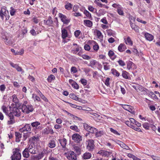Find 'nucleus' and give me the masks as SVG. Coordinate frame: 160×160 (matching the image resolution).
Listing matches in <instances>:
<instances>
[{"label": "nucleus", "instance_id": "nucleus-5", "mask_svg": "<svg viewBox=\"0 0 160 160\" xmlns=\"http://www.w3.org/2000/svg\"><path fill=\"white\" fill-rule=\"evenodd\" d=\"M58 17L64 24L68 25L70 21V18H67L65 15L61 13L59 14Z\"/></svg>", "mask_w": 160, "mask_h": 160}, {"label": "nucleus", "instance_id": "nucleus-28", "mask_svg": "<svg viewBox=\"0 0 160 160\" xmlns=\"http://www.w3.org/2000/svg\"><path fill=\"white\" fill-rule=\"evenodd\" d=\"M112 73L117 77H119L120 75L119 72L115 69L113 68L111 69Z\"/></svg>", "mask_w": 160, "mask_h": 160}, {"label": "nucleus", "instance_id": "nucleus-43", "mask_svg": "<svg viewBox=\"0 0 160 160\" xmlns=\"http://www.w3.org/2000/svg\"><path fill=\"white\" fill-rule=\"evenodd\" d=\"M108 63L103 62V64L104 65V68L105 70H107L110 69L109 66L107 65Z\"/></svg>", "mask_w": 160, "mask_h": 160}, {"label": "nucleus", "instance_id": "nucleus-27", "mask_svg": "<svg viewBox=\"0 0 160 160\" xmlns=\"http://www.w3.org/2000/svg\"><path fill=\"white\" fill-rule=\"evenodd\" d=\"M10 112L12 113L13 116L17 117L19 116L21 113L20 111H12V112Z\"/></svg>", "mask_w": 160, "mask_h": 160}, {"label": "nucleus", "instance_id": "nucleus-49", "mask_svg": "<svg viewBox=\"0 0 160 160\" xmlns=\"http://www.w3.org/2000/svg\"><path fill=\"white\" fill-rule=\"evenodd\" d=\"M151 157L153 160H160V157L157 156L151 155Z\"/></svg>", "mask_w": 160, "mask_h": 160}, {"label": "nucleus", "instance_id": "nucleus-8", "mask_svg": "<svg viewBox=\"0 0 160 160\" xmlns=\"http://www.w3.org/2000/svg\"><path fill=\"white\" fill-rule=\"evenodd\" d=\"M87 142H88V145L87 146V149L90 151H92L94 148L93 140L90 139L88 140Z\"/></svg>", "mask_w": 160, "mask_h": 160}, {"label": "nucleus", "instance_id": "nucleus-20", "mask_svg": "<svg viewBox=\"0 0 160 160\" xmlns=\"http://www.w3.org/2000/svg\"><path fill=\"white\" fill-rule=\"evenodd\" d=\"M126 48L124 44L121 43L118 48V50L120 52H123L125 50Z\"/></svg>", "mask_w": 160, "mask_h": 160}, {"label": "nucleus", "instance_id": "nucleus-62", "mask_svg": "<svg viewBox=\"0 0 160 160\" xmlns=\"http://www.w3.org/2000/svg\"><path fill=\"white\" fill-rule=\"evenodd\" d=\"M99 46L97 43L93 46V48L94 50L98 51L99 49Z\"/></svg>", "mask_w": 160, "mask_h": 160}, {"label": "nucleus", "instance_id": "nucleus-56", "mask_svg": "<svg viewBox=\"0 0 160 160\" xmlns=\"http://www.w3.org/2000/svg\"><path fill=\"white\" fill-rule=\"evenodd\" d=\"M101 21L103 23L107 25L108 24V22L106 18H103L101 20Z\"/></svg>", "mask_w": 160, "mask_h": 160}, {"label": "nucleus", "instance_id": "nucleus-38", "mask_svg": "<svg viewBox=\"0 0 160 160\" xmlns=\"http://www.w3.org/2000/svg\"><path fill=\"white\" fill-rule=\"evenodd\" d=\"M71 129L76 131L78 132L79 131V129L78 128V127L76 126H72L70 127Z\"/></svg>", "mask_w": 160, "mask_h": 160}, {"label": "nucleus", "instance_id": "nucleus-32", "mask_svg": "<svg viewBox=\"0 0 160 160\" xmlns=\"http://www.w3.org/2000/svg\"><path fill=\"white\" fill-rule=\"evenodd\" d=\"M106 32L108 36H113L114 34V32L111 29L107 30Z\"/></svg>", "mask_w": 160, "mask_h": 160}, {"label": "nucleus", "instance_id": "nucleus-48", "mask_svg": "<svg viewBox=\"0 0 160 160\" xmlns=\"http://www.w3.org/2000/svg\"><path fill=\"white\" fill-rule=\"evenodd\" d=\"M117 12L118 14L121 15H123L124 13L122 9L120 7L119 9H117Z\"/></svg>", "mask_w": 160, "mask_h": 160}, {"label": "nucleus", "instance_id": "nucleus-12", "mask_svg": "<svg viewBox=\"0 0 160 160\" xmlns=\"http://www.w3.org/2000/svg\"><path fill=\"white\" fill-rule=\"evenodd\" d=\"M10 64L12 67L15 68L18 72H22V68L19 66L18 64H14L12 62H10Z\"/></svg>", "mask_w": 160, "mask_h": 160}, {"label": "nucleus", "instance_id": "nucleus-57", "mask_svg": "<svg viewBox=\"0 0 160 160\" xmlns=\"http://www.w3.org/2000/svg\"><path fill=\"white\" fill-rule=\"evenodd\" d=\"M82 57L83 59L87 60H89L91 58V57H90L86 55H82Z\"/></svg>", "mask_w": 160, "mask_h": 160}, {"label": "nucleus", "instance_id": "nucleus-17", "mask_svg": "<svg viewBox=\"0 0 160 160\" xmlns=\"http://www.w3.org/2000/svg\"><path fill=\"white\" fill-rule=\"evenodd\" d=\"M92 156L91 153L88 152L85 153L82 156V158L85 160L90 159Z\"/></svg>", "mask_w": 160, "mask_h": 160}, {"label": "nucleus", "instance_id": "nucleus-34", "mask_svg": "<svg viewBox=\"0 0 160 160\" xmlns=\"http://www.w3.org/2000/svg\"><path fill=\"white\" fill-rule=\"evenodd\" d=\"M55 79V77L54 75H51L49 76L47 80L48 82H51L52 80H54Z\"/></svg>", "mask_w": 160, "mask_h": 160}, {"label": "nucleus", "instance_id": "nucleus-39", "mask_svg": "<svg viewBox=\"0 0 160 160\" xmlns=\"http://www.w3.org/2000/svg\"><path fill=\"white\" fill-rule=\"evenodd\" d=\"M125 42L126 44L130 45H132V42L129 37L127 38V40L125 41Z\"/></svg>", "mask_w": 160, "mask_h": 160}, {"label": "nucleus", "instance_id": "nucleus-52", "mask_svg": "<svg viewBox=\"0 0 160 160\" xmlns=\"http://www.w3.org/2000/svg\"><path fill=\"white\" fill-rule=\"evenodd\" d=\"M84 13L86 15L87 17L90 18L91 17V15L89 12L87 10H85L84 11Z\"/></svg>", "mask_w": 160, "mask_h": 160}, {"label": "nucleus", "instance_id": "nucleus-44", "mask_svg": "<svg viewBox=\"0 0 160 160\" xmlns=\"http://www.w3.org/2000/svg\"><path fill=\"white\" fill-rule=\"evenodd\" d=\"M110 131L113 133L114 134L118 135H119L120 134L116 130L112 128H110Z\"/></svg>", "mask_w": 160, "mask_h": 160}, {"label": "nucleus", "instance_id": "nucleus-31", "mask_svg": "<svg viewBox=\"0 0 160 160\" xmlns=\"http://www.w3.org/2000/svg\"><path fill=\"white\" fill-rule=\"evenodd\" d=\"M97 36L98 38L100 39H102L103 38V36L101 32L99 30H97L96 31Z\"/></svg>", "mask_w": 160, "mask_h": 160}, {"label": "nucleus", "instance_id": "nucleus-46", "mask_svg": "<svg viewBox=\"0 0 160 160\" xmlns=\"http://www.w3.org/2000/svg\"><path fill=\"white\" fill-rule=\"evenodd\" d=\"M39 125H40V123L38 122H35L31 123V125L33 127H37Z\"/></svg>", "mask_w": 160, "mask_h": 160}, {"label": "nucleus", "instance_id": "nucleus-13", "mask_svg": "<svg viewBox=\"0 0 160 160\" xmlns=\"http://www.w3.org/2000/svg\"><path fill=\"white\" fill-rule=\"evenodd\" d=\"M8 116L9 118V120L8 121V124H12L14 123V116L12 114V113L10 112L9 113Z\"/></svg>", "mask_w": 160, "mask_h": 160}, {"label": "nucleus", "instance_id": "nucleus-64", "mask_svg": "<svg viewBox=\"0 0 160 160\" xmlns=\"http://www.w3.org/2000/svg\"><path fill=\"white\" fill-rule=\"evenodd\" d=\"M32 160H39L37 155L33 156L31 157Z\"/></svg>", "mask_w": 160, "mask_h": 160}, {"label": "nucleus", "instance_id": "nucleus-7", "mask_svg": "<svg viewBox=\"0 0 160 160\" xmlns=\"http://www.w3.org/2000/svg\"><path fill=\"white\" fill-rule=\"evenodd\" d=\"M27 148L29 152L32 154H35L38 152L37 147L33 144H31Z\"/></svg>", "mask_w": 160, "mask_h": 160}, {"label": "nucleus", "instance_id": "nucleus-61", "mask_svg": "<svg viewBox=\"0 0 160 160\" xmlns=\"http://www.w3.org/2000/svg\"><path fill=\"white\" fill-rule=\"evenodd\" d=\"M29 134V132H27L25 133H24L23 135V139L24 140H26V139L28 138V135Z\"/></svg>", "mask_w": 160, "mask_h": 160}, {"label": "nucleus", "instance_id": "nucleus-19", "mask_svg": "<svg viewBox=\"0 0 160 160\" xmlns=\"http://www.w3.org/2000/svg\"><path fill=\"white\" fill-rule=\"evenodd\" d=\"M84 25L89 27H91L92 26V22L89 20H84L83 21Z\"/></svg>", "mask_w": 160, "mask_h": 160}, {"label": "nucleus", "instance_id": "nucleus-35", "mask_svg": "<svg viewBox=\"0 0 160 160\" xmlns=\"http://www.w3.org/2000/svg\"><path fill=\"white\" fill-rule=\"evenodd\" d=\"M72 8V5L71 3H68L65 5V8L66 9L68 10H70Z\"/></svg>", "mask_w": 160, "mask_h": 160}, {"label": "nucleus", "instance_id": "nucleus-23", "mask_svg": "<svg viewBox=\"0 0 160 160\" xmlns=\"http://www.w3.org/2000/svg\"><path fill=\"white\" fill-rule=\"evenodd\" d=\"M130 26L132 29H133L136 32H139L138 28L137 26L134 23L130 22Z\"/></svg>", "mask_w": 160, "mask_h": 160}, {"label": "nucleus", "instance_id": "nucleus-10", "mask_svg": "<svg viewBox=\"0 0 160 160\" xmlns=\"http://www.w3.org/2000/svg\"><path fill=\"white\" fill-rule=\"evenodd\" d=\"M31 130V127L29 124H27L22 128L20 129V131L21 132H29Z\"/></svg>", "mask_w": 160, "mask_h": 160}, {"label": "nucleus", "instance_id": "nucleus-22", "mask_svg": "<svg viewBox=\"0 0 160 160\" xmlns=\"http://www.w3.org/2000/svg\"><path fill=\"white\" fill-rule=\"evenodd\" d=\"M59 142L62 148H64L66 144V139L64 138L59 140Z\"/></svg>", "mask_w": 160, "mask_h": 160}, {"label": "nucleus", "instance_id": "nucleus-18", "mask_svg": "<svg viewBox=\"0 0 160 160\" xmlns=\"http://www.w3.org/2000/svg\"><path fill=\"white\" fill-rule=\"evenodd\" d=\"M48 146L51 148H54L56 146V143L55 141L53 140H51L49 142Z\"/></svg>", "mask_w": 160, "mask_h": 160}, {"label": "nucleus", "instance_id": "nucleus-11", "mask_svg": "<svg viewBox=\"0 0 160 160\" xmlns=\"http://www.w3.org/2000/svg\"><path fill=\"white\" fill-rule=\"evenodd\" d=\"M62 27H63V25L62 26ZM61 33H62V39H64L67 37H68V34L67 30L65 28H61Z\"/></svg>", "mask_w": 160, "mask_h": 160}, {"label": "nucleus", "instance_id": "nucleus-51", "mask_svg": "<svg viewBox=\"0 0 160 160\" xmlns=\"http://www.w3.org/2000/svg\"><path fill=\"white\" fill-rule=\"evenodd\" d=\"M72 86L76 89H78L79 88L78 85L75 82L72 83Z\"/></svg>", "mask_w": 160, "mask_h": 160}, {"label": "nucleus", "instance_id": "nucleus-36", "mask_svg": "<svg viewBox=\"0 0 160 160\" xmlns=\"http://www.w3.org/2000/svg\"><path fill=\"white\" fill-rule=\"evenodd\" d=\"M73 45L76 46V47H75V48H73L72 50H73L74 52L76 53L80 50L77 44L74 43L73 44Z\"/></svg>", "mask_w": 160, "mask_h": 160}, {"label": "nucleus", "instance_id": "nucleus-63", "mask_svg": "<svg viewBox=\"0 0 160 160\" xmlns=\"http://www.w3.org/2000/svg\"><path fill=\"white\" fill-rule=\"evenodd\" d=\"M84 49L87 51H89L90 49V46L87 44H86L84 46Z\"/></svg>", "mask_w": 160, "mask_h": 160}, {"label": "nucleus", "instance_id": "nucleus-58", "mask_svg": "<svg viewBox=\"0 0 160 160\" xmlns=\"http://www.w3.org/2000/svg\"><path fill=\"white\" fill-rule=\"evenodd\" d=\"M80 31L79 30L76 31L74 32V35L76 37H78L80 35Z\"/></svg>", "mask_w": 160, "mask_h": 160}, {"label": "nucleus", "instance_id": "nucleus-45", "mask_svg": "<svg viewBox=\"0 0 160 160\" xmlns=\"http://www.w3.org/2000/svg\"><path fill=\"white\" fill-rule=\"evenodd\" d=\"M10 14L11 16H13L16 12L15 10L12 7L10 8Z\"/></svg>", "mask_w": 160, "mask_h": 160}, {"label": "nucleus", "instance_id": "nucleus-47", "mask_svg": "<svg viewBox=\"0 0 160 160\" xmlns=\"http://www.w3.org/2000/svg\"><path fill=\"white\" fill-rule=\"evenodd\" d=\"M16 104L14 105L13 103H12L11 105V106H9V108L10 109H12V110H17V109H18V108H16Z\"/></svg>", "mask_w": 160, "mask_h": 160}, {"label": "nucleus", "instance_id": "nucleus-55", "mask_svg": "<svg viewBox=\"0 0 160 160\" xmlns=\"http://www.w3.org/2000/svg\"><path fill=\"white\" fill-rule=\"evenodd\" d=\"M71 72H72L73 73H75L78 72L77 68L74 67H72L71 69Z\"/></svg>", "mask_w": 160, "mask_h": 160}, {"label": "nucleus", "instance_id": "nucleus-25", "mask_svg": "<svg viewBox=\"0 0 160 160\" xmlns=\"http://www.w3.org/2000/svg\"><path fill=\"white\" fill-rule=\"evenodd\" d=\"M28 152V151L27 149V148H25L23 152V156L26 158H28L29 156V154Z\"/></svg>", "mask_w": 160, "mask_h": 160}, {"label": "nucleus", "instance_id": "nucleus-29", "mask_svg": "<svg viewBox=\"0 0 160 160\" xmlns=\"http://www.w3.org/2000/svg\"><path fill=\"white\" fill-rule=\"evenodd\" d=\"M12 101L15 103H18L19 102V100L18 98L16 95L14 94L12 96Z\"/></svg>", "mask_w": 160, "mask_h": 160}, {"label": "nucleus", "instance_id": "nucleus-21", "mask_svg": "<svg viewBox=\"0 0 160 160\" xmlns=\"http://www.w3.org/2000/svg\"><path fill=\"white\" fill-rule=\"evenodd\" d=\"M16 141L19 142L20 141V139L22 138V135L19 132L15 133Z\"/></svg>", "mask_w": 160, "mask_h": 160}, {"label": "nucleus", "instance_id": "nucleus-15", "mask_svg": "<svg viewBox=\"0 0 160 160\" xmlns=\"http://www.w3.org/2000/svg\"><path fill=\"white\" fill-rule=\"evenodd\" d=\"M43 22L44 23H46L47 25L49 26H52V24L53 23L52 18L50 17L48 18L47 20H44Z\"/></svg>", "mask_w": 160, "mask_h": 160}, {"label": "nucleus", "instance_id": "nucleus-33", "mask_svg": "<svg viewBox=\"0 0 160 160\" xmlns=\"http://www.w3.org/2000/svg\"><path fill=\"white\" fill-rule=\"evenodd\" d=\"M132 87L137 92H139L140 91H142L143 90V89L141 87L137 85H133L132 86Z\"/></svg>", "mask_w": 160, "mask_h": 160}, {"label": "nucleus", "instance_id": "nucleus-30", "mask_svg": "<svg viewBox=\"0 0 160 160\" xmlns=\"http://www.w3.org/2000/svg\"><path fill=\"white\" fill-rule=\"evenodd\" d=\"M148 95L153 99H158L156 95L152 92H149L148 93Z\"/></svg>", "mask_w": 160, "mask_h": 160}, {"label": "nucleus", "instance_id": "nucleus-53", "mask_svg": "<svg viewBox=\"0 0 160 160\" xmlns=\"http://www.w3.org/2000/svg\"><path fill=\"white\" fill-rule=\"evenodd\" d=\"M119 65L121 66H124L125 65L124 62L122 60H120L118 61Z\"/></svg>", "mask_w": 160, "mask_h": 160}, {"label": "nucleus", "instance_id": "nucleus-37", "mask_svg": "<svg viewBox=\"0 0 160 160\" xmlns=\"http://www.w3.org/2000/svg\"><path fill=\"white\" fill-rule=\"evenodd\" d=\"M128 73L126 71H124L122 72V77L124 78L128 79Z\"/></svg>", "mask_w": 160, "mask_h": 160}, {"label": "nucleus", "instance_id": "nucleus-40", "mask_svg": "<svg viewBox=\"0 0 160 160\" xmlns=\"http://www.w3.org/2000/svg\"><path fill=\"white\" fill-rule=\"evenodd\" d=\"M133 64L132 62L130 61H128L127 62V68L129 69H130L132 68V65Z\"/></svg>", "mask_w": 160, "mask_h": 160}, {"label": "nucleus", "instance_id": "nucleus-54", "mask_svg": "<svg viewBox=\"0 0 160 160\" xmlns=\"http://www.w3.org/2000/svg\"><path fill=\"white\" fill-rule=\"evenodd\" d=\"M73 100H75L76 101H78L80 102H81L82 101V99L78 97L77 96H76L74 94V96L73 97Z\"/></svg>", "mask_w": 160, "mask_h": 160}, {"label": "nucleus", "instance_id": "nucleus-59", "mask_svg": "<svg viewBox=\"0 0 160 160\" xmlns=\"http://www.w3.org/2000/svg\"><path fill=\"white\" fill-rule=\"evenodd\" d=\"M81 83L83 85H86L87 84V80L84 79H82L81 80Z\"/></svg>", "mask_w": 160, "mask_h": 160}, {"label": "nucleus", "instance_id": "nucleus-4", "mask_svg": "<svg viewBox=\"0 0 160 160\" xmlns=\"http://www.w3.org/2000/svg\"><path fill=\"white\" fill-rule=\"evenodd\" d=\"M0 16L2 20H8L9 18L8 11L4 8H2L0 12Z\"/></svg>", "mask_w": 160, "mask_h": 160}, {"label": "nucleus", "instance_id": "nucleus-41", "mask_svg": "<svg viewBox=\"0 0 160 160\" xmlns=\"http://www.w3.org/2000/svg\"><path fill=\"white\" fill-rule=\"evenodd\" d=\"M24 53V50L22 49L19 51H16L15 52V55H22Z\"/></svg>", "mask_w": 160, "mask_h": 160}, {"label": "nucleus", "instance_id": "nucleus-50", "mask_svg": "<svg viewBox=\"0 0 160 160\" xmlns=\"http://www.w3.org/2000/svg\"><path fill=\"white\" fill-rule=\"evenodd\" d=\"M44 155V152H42L37 155L38 158L40 160L43 157Z\"/></svg>", "mask_w": 160, "mask_h": 160}, {"label": "nucleus", "instance_id": "nucleus-14", "mask_svg": "<svg viewBox=\"0 0 160 160\" xmlns=\"http://www.w3.org/2000/svg\"><path fill=\"white\" fill-rule=\"evenodd\" d=\"M98 154H99L103 156H108L110 155V153L108 151H104L103 150H101L97 152Z\"/></svg>", "mask_w": 160, "mask_h": 160}, {"label": "nucleus", "instance_id": "nucleus-24", "mask_svg": "<svg viewBox=\"0 0 160 160\" xmlns=\"http://www.w3.org/2000/svg\"><path fill=\"white\" fill-rule=\"evenodd\" d=\"M74 151L78 155L81 153V149L78 146L74 145L73 147Z\"/></svg>", "mask_w": 160, "mask_h": 160}, {"label": "nucleus", "instance_id": "nucleus-1", "mask_svg": "<svg viewBox=\"0 0 160 160\" xmlns=\"http://www.w3.org/2000/svg\"><path fill=\"white\" fill-rule=\"evenodd\" d=\"M83 125L84 128L87 131L92 133H95L96 137H100L104 134L103 131L97 132V130L96 128L89 126L87 124L84 123Z\"/></svg>", "mask_w": 160, "mask_h": 160}, {"label": "nucleus", "instance_id": "nucleus-9", "mask_svg": "<svg viewBox=\"0 0 160 160\" xmlns=\"http://www.w3.org/2000/svg\"><path fill=\"white\" fill-rule=\"evenodd\" d=\"M72 139L75 142H78L82 140V137L79 134L75 133L73 134L72 136Z\"/></svg>", "mask_w": 160, "mask_h": 160}, {"label": "nucleus", "instance_id": "nucleus-3", "mask_svg": "<svg viewBox=\"0 0 160 160\" xmlns=\"http://www.w3.org/2000/svg\"><path fill=\"white\" fill-rule=\"evenodd\" d=\"M12 155L11 157L12 160H20L21 158V154L19 148L13 149L12 150Z\"/></svg>", "mask_w": 160, "mask_h": 160}, {"label": "nucleus", "instance_id": "nucleus-6", "mask_svg": "<svg viewBox=\"0 0 160 160\" xmlns=\"http://www.w3.org/2000/svg\"><path fill=\"white\" fill-rule=\"evenodd\" d=\"M65 154L68 160H76L77 158L74 152L73 151H69L65 153Z\"/></svg>", "mask_w": 160, "mask_h": 160}, {"label": "nucleus", "instance_id": "nucleus-60", "mask_svg": "<svg viewBox=\"0 0 160 160\" xmlns=\"http://www.w3.org/2000/svg\"><path fill=\"white\" fill-rule=\"evenodd\" d=\"M118 142V144L120 146L121 148H123L126 145L125 144L121 141H119Z\"/></svg>", "mask_w": 160, "mask_h": 160}, {"label": "nucleus", "instance_id": "nucleus-2", "mask_svg": "<svg viewBox=\"0 0 160 160\" xmlns=\"http://www.w3.org/2000/svg\"><path fill=\"white\" fill-rule=\"evenodd\" d=\"M2 38L5 43L9 45H12L13 42L11 38V36L8 33L4 32L2 33Z\"/></svg>", "mask_w": 160, "mask_h": 160}, {"label": "nucleus", "instance_id": "nucleus-16", "mask_svg": "<svg viewBox=\"0 0 160 160\" xmlns=\"http://www.w3.org/2000/svg\"><path fill=\"white\" fill-rule=\"evenodd\" d=\"M144 36L146 39L149 41H152L153 39V36L148 33H145Z\"/></svg>", "mask_w": 160, "mask_h": 160}, {"label": "nucleus", "instance_id": "nucleus-42", "mask_svg": "<svg viewBox=\"0 0 160 160\" xmlns=\"http://www.w3.org/2000/svg\"><path fill=\"white\" fill-rule=\"evenodd\" d=\"M143 127L146 129L148 130L149 129V124L148 123H145L142 124Z\"/></svg>", "mask_w": 160, "mask_h": 160}, {"label": "nucleus", "instance_id": "nucleus-26", "mask_svg": "<svg viewBox=\"0 0 160 160\" xmlns=\"http://www.w3.org/2000/svg\"><path fill=\"white\" fill-rule=\"evenodd\" d=\"M122 107L125 110H132L134 109L132 107L128 105H124Z\"/></svg>", "mask_w": 160, "mask_h": 160}]
</instances>
